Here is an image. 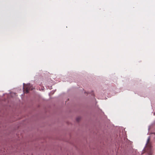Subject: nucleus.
I'll list each match as a JSON object with an SVG mask.
<instances>
[{"mask_svg":"<svg viewBox=\"0 0 155 155\" xmlns=\"http://www.w3.org/2000/svg\"><path fill=\"white\" fill-rule=\"evenodd\" d=\"M24 91L25 93H28L29 92V91L32 90L33 88L30 84L26 85L24 87Z\"/></svg>","mask_w":155,"mask_h":155,"instance_id":"obj_1","label":"nucleus"},{"mask_svg":"<svg viewBox=\"0 0 155 155\" xmlns=\"http://www.w3.org/2000/svg\"><path fill=\"white\" fill-rule=\"evenodd\" d=\"M149 140H150L149 138H148V139L147 140V145L148 144V143H149Z\"/></svg>","mask_w":155,"mask_h":155,"instance_id":"obj_2","label":"nucleus"},{"mask_svg":"<svg viewBox=\"0 0 155 155\" xmlns=\"http://www.w3.org/2000/svg\"><path fill=\"white\" fill-rule=\"evenodd\" d=\"M79 119H80V118H78L77 119V121H78L79 120Z\"/></svg>","mask_w":155,"mask_h":155,"instance_id":"obj_3","label":"nucleus"},{"mask_svg":"<svg viewBox=\"0 0 155 155\" xmlns=\"http://www.w3.org/2000/svg\"><path fill=\"white\" fill-rule=\"evenodd\" d=\"M154 115H155V113H154Z\"/></svg>","mask_w":155,"mask_h":155,"instance_id":"obj_4","label":"nucleus"}]
</instances>
